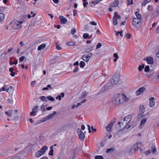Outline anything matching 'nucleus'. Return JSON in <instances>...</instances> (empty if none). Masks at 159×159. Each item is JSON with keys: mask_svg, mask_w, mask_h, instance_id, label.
Listing matches in <instances>:
<instances>
[{"mask_svg": "<svg viewBox=\"0 0 159 159\" xmlns=\"http://www.w3.org/2000/svg\"><path fill=\"white\" fill-rule=\"evenodd\" d=\"M128 99L124 94L118 93L115 94L112 98L111 102L113 104L118 105L128 101Z\"/></svg>", "mask_w": 159, "mask_h": 159, "instance_id": "obj_1", "label": "nucleus"}, {"mask_svg": "<svg viewBox=\"0 0 159 159\" xmlns=\"http://www.w3.org/2000/svg\"><path fill=\"white\" fill-rule=\"evenodd\" d=\"M118 125L119 127V129H116V130L118 131H119L122 130H124V131H125V130H127L130 128L132 129L133 128V126H131L130 125H128V126L126 125V124H123V121L121 122H118Z\"/></svg>", "mask_w": 159, "mask_h": 159, "instance_id": "obj_2", "label": "nucleus"}, {"mask_svg": "<svg viewBox=\"0 0 159 159\" xmlns=\"http://www.w3.org/2000/svg\"><path fill=\"white\" fill-rule=\"evenodd\" d=\"M141 20L137 19L136 18H133L132 21L133 26L136 28H140L141 25Z\"/></svg>", "mask_w": 159, "mask_h": 159, "instance_id": "obj_3", "label": "nucleus"}, {"mask_svg": "<svg viewBox=\"0 0 159 159\" xmlns=\"http://www.w3.org/2000/svg\"><path fill=\"white\" fill-rule=\"evenodd\" d=\"M120 79L119 75H114L110 80L111 83L113 84H116L119 81Z\"/></svg>", "mask_w": 159, "mask_h": 159, "instance_id": "obj_4", "label": "nucleus"}, {"mask_svg": "<svg viewBox=\"0 0 159 159\" xmlns=\"http://www.w3.org/2000/svg\"><path fill=\"white\" fill-rule=\"evenodd\" d=\"M132 116L130 115H128L125 117L123 120V124H126L127 126L130 124V122L132 119Z\"/></svg>", "mask_w": 159, "mask_h": 159, "instance_id": "obj_5", "label": "nucleus"}, {"mask_svg": "<svg viewBox=\"0 0 159 159\" xmlns=\"http://www.w3.org/2000/svg\"><path fill=\"white\" fill-rule=\"evenodd\" d=\"M77 133L80 139L82 141L84 140V139L85 135L80 128H78L77 129Z\"/></svg>", "mask_w": 159, "mask_h": 159, "instance_id": "obj_6", "label": "nucleus"}, {"mask_svg": "<svg viewBox=\"0 0 159 159\" xmlns=\"http://www.w3.org/2000/svg\"><path fill=\"white\" fill-rule=\"evenodd\" d=\"M57 112L56 111H54L53 113H52L50 114L49 115H48L46 117H45L44 119V120H43V122H44L48 120L53 117L54 115L56 114Z\"/></svg>", "mask_w": 159, "mask_h": 159, "instance_id": "obj_7", "label": "nucleus"}, {"mask_svg": "<svg viewBox=\"0 0 159 159\" xmlns=\"http://www.w3.org/2000/svg\"><path fill=\"white\" fill-rule=\"evenodd\" d=\"M23 22L22 21H19L15 23L13 25V27L14 29H18L21 26V24L23 23Z\"/></svg>", "mask_w": 159, "mask_h": 159, "instance_id": "obj_8", "label": "nucleus"}, {"mask_svg": "<svg viewBox=\"0 0 159 159\" xmlns=\"http://www.w3.org/2000/svg\"><path fill=\"white\" fill-rule=\"evenodd\" d=\"M156 152V149L155 146H152L151 149L145 152V155H148V154L152 153H154Z\"/></svg>", "mask_w": 159, "mask_h": 159, "instance_id": "obj_9", "label": "nucleus"}, {"mask_svg": "<svg viewBox=\"0 0 159 159\" xmlns=\"http://www.w3.org/2000/svg\"><path fill=\"white\" fill-rule=\"evenodd\" d=\"M144 61H146L149 64H153V59L152 57H149L144 58L143 59Z\"/></svg>", "mask_w": 159, "mask_h": 159, "instance_id": "obj_10", "label": "nucleus"}, {"mask_svg": "<svg viewBox=\"0 0 159 159\" xmlns=\"http://www.w3.org/2000/svg\"><path fill=\"white\" fill-rule=\"evenodd\" d=\"M144 87H141L138 89L136 92V94L137 96H138L142 94L145 90Z\"/></svg>", "mask_w": 159, "mask_h": 159, "instance_id": "obj_11", "label": "nucleus"}, {"mask_svg": "<svg viewBox=\"0 0 159 159\" xmlns=\"http://www.w3.org/2000/svg\"><path fill=\"white\" fill-rule=\"evenodd\" d=\"M59 19L61 21V23L62 24H65L67 22V19L61 16H59Z\"/></svg>", "mask_w": 159, "mask_h": 159, "instance_id": "obj_12", "label": "nucleus"}, {"mask_svg": "<svg viewBox=\"0 0 159 159\" xmlns=\"http://www.w3.org/2000/svg\"><path fill=\"white\" fill-rule=\"evenodd\" d=\"M111 88V87H109V84H106L104 87L101 89L102 91H104Z\"/></svg>", "mask_w": 159, "mask_h": 159, "instance_id": "obj_13", "label": "nucleus"}, {"mask_svg": "<svg viewBox=\"0 0 159 159\" xmlns=\"http://www.w3.org/2000/svg\"><path fill=\"white\" fill-rule=\"evenodd\" d=\"M139 112L141 114H143L145 111V108L143 105H141L140 106L139 108Z\"/></svg>", "mask_w": 159, "mask_h": 159, "instance_id": "obj_14", "label": "nucleus"}, {"mask_svg": "<svg viewBox=\"0 0 159 159\" xmlns=\"http://www.w3.org/2000/svg\"><path fill=\"white\" fill-rule=\"evenodd\" d=\"M136 147V145H133L132 148H131V149L130 150L129 152V154L130 155H132L135 152V150H136L135 149V148Z\"/></svg>", "mask_w": 159, "mask_h": 159, "instance_id": "obj_15", "label": "nucleus"}, {"mask_svg": "<svg viewBox=\"0 0 159 159\" xmlns=\"http://www.w3.org/2000/svg\"><path fill=\"white\" fill-rule=\"evenodd\" d=\"M48 147L46 146H44L42 148H41V149L39 150L42 152L43 154H44L47 150H48Z\"/></svg>", "mask_w": 159, "mask_h": 159, "instance_id": "obj_16", "label": "nucleus"}, {"mask_svg": "<svg viewBox=\"0 0 159 159\" xmlns=\"http://www.w3.org/2000/svg\"><path fill=\"white\" fill-rule=\"evenodd\" d=\"M75 43L74 41H69L66 43L67 45L69 46H73L75 45Z\"/></svg>", "mask_w": 159, "mask_h": 159, "instance_id": "obj_17", "label": "nucleus"}, {"mask_svg": "<svg viewBox=\"0 0 159 159\" xmlns=\"http://www.w3.org/2000/svg\"><path fill=\"white\" fill-rule=\"evenodd\" d=\"M92 36V35H91L89 37V34L87 33H84L83 35V37L84 39H90L91 38V37Z\"/></svg>", "mask_w": 159, "mask_h": 159, "instance_id": "obj_18", "label": "nucleus"}, {"mask_svg": "<svg viewBox=\"0 0 159 159\" xmlns=\"http://www.w3.org/2000/svg\"><path fill=\"white\" fill-rule=\"evenodd\" d=\"M46 45L45 44H42L39 46L38 48V50L39 51L41 50L44 49L46 47Z\"/></svg>", "mask_w": 159, "mask_h": 159, "instance_id": "obj_19", "label": "nucleus"}, {"mask_svg": "<svg viewBox=\"0 0 159 159\" xmlns=\"http://www.w3.org/2000/svg\"><path fill=\"white\" fill-rule=\"evenodd\" d=\"M135 14L136 15V19H138L140 20H142V16L138 12H135Z\"/></svg>", "mask_w": 159, "mask_h": 159, "instance_id": "obj_20", "label": "nucleus"}, {"mask_svg": "<svg viewBox=\"0 0 159 159\" xmlns=\"http://www.w3.org/2000/svg\"><path fill=\"white\" fill-rule=\"evenodd\" d=\"M12 110H10L8 111H6L5 113L8 116L10 117H11L12 116Z\"/></svg>", "mask_w": 159, "mask_h": 159, "instance_id": "obj_21", "label": "nucleus"}, {"mask_svg": "<svg viewBox=\"0 0 159 159\" xmlns=\"http://www.w3.org/2000/svg\"><path fill=\"white\" fill-rule=\"evenodd\" d=\"M119 3L118 0H115L114 2L112 4V6L113 7H116L118 5Z\"/></svg>", "mask_w": 159, "mask_h": 159, "instance_id": "obj_22", "label": "nucleus"}, {"mask_svg": "<svg viewBox=\"0 0 159 159\" xmlns=\"http://www.w3.org/2000/svg\"><path fill=\"white\" fill-rule=\"evenodd\" d=\"M43 154L42 152L40 151L39 150L37 152L36 154V157H39Z\"/></svg>", "mask_w": 159, "mask_h": 159, "instance_id": "obj_23", "label": "nucleus"}, {"mask_svg": "<svg viewBox=\"0 0 159 159\" xmlns=\"http://www.w3.org/2000/svg\"><path fill=\"white\" fill-rule=\"evenodd\" d=\"M112 126V125H111L110 124H109L106 127V129L108 131L110 132L111 130V128Z\"/></svg>", "mask_w": 159, "mask_h": 159, "instance_id": "obj_24", "label": "nucleus"}, {"mask_svg": "<svg viewBox=\"0 0 159 159\" xmlns=\"http://www.w3.org/2000/svg\"><path fill=\"white\" fill-rule=\"evenodd\" d=\"M115 148H110L107 149L106 150V152L107 153H109L113 152L115 150Z\"/></svg>", "mask_w": 159, "mask_h": 159, "instance_id": "obj_25", "label": "nucleus"}, {"mask_svg": "<svg viewBox=\"0 0 159 159\" xmlns=\"http://www.w3.org/2000/svg\"><path fill=\"white\" fill-rule=\"evenodd\" d=\"M102 0H93L91 2V3L93 4H98L99 2H101Z\"/></svg>", "mask_w": 159, "mask_h": 159, "instance_id": "obj_26", "label": "nucleus"}, {"mask_svg": "<svg viewBox=\"0 0 159 159\" xmlns=\"http://www.w3.org/2000/svg\"><path fill=\"white\" fill-rule=\"evenodd\" d=\"M82 59L86 62H88L89 59L88 58L87 56H86L85 55H83L82 57Z\"/></svg>", "mask_w": 159, "mask_h": 159, "instance_id": "obj_27", "label": "nucleus"}, {"mask_svg": "<svg viewBox=\"0 0 159 159\" xmlns=\"http://www.w3.org/2000/svg\"><path fill=\"white\" fill-rule=\"evenodd\" d=\"M6 85L4 86L2 88H1L0 89H1V91H4L8 92L9 91V89H6Z\"/></svg>", "mask_w": 159, "mask_h": 159, "instance_id": "obj_28", "label": "nucleus"}, {"mask_svg": "<svg viewBox=\"0 0 159 159\" xmlns=\"http://www.w3.org/2000/svg\"><path fill=\"white\" fill-rule=\"evenodd\" d=\"M147 119L146 118H143V119L141 121L140 125L142 126L147 121Z\"/></svg>", "mask_w": 159, "mask_h": 159, "instance_id": "obj_29", "label": "nucleus"}, {"mask_svg": "<svg viewBox=\"0 0 159 159\" xmlns=\"http://www.w3.org/2000/svg\"><path fill=\"white\" fill-rule=\"evenodd\" d=\"M113 23L114 25H116L117 24V18L116 17H113Z\"/></svg>", "mask_w": 159, "mask_h": 159, "instance_id": "obj_30", "label": "nucleus"}, {"mask_svg": "<svg viewBox=\"0 0 159 159\" xmlns=\"http://www.w3.org/2000/svg\"><path fill=\"white\" fill-rule=\"evenodd\" d=\"M85 65V63L84 61H81L80 63V67L81 68H83Z\"/></svg>", "mask_w": 159, "mask_h": 159, "instance_id": "obj_31", "label": "nucleus"}, {"mask_svg": "<svg viewBox=\"0 0 159 159\" xmlns=\"http://www.w3.org/2000/svg\"><path fill=\"white\" fill-rule=\"evenodd\" d=\"M5 16L2 13H0V22L2 21L4 18Z\"/></svg>", "mask_w": 159, "mask_h": 159, "instance_id": "obj_32", "label": "nucleus"}, {"mask_svg": "<svg viewBox=\"0 0 159 159\" xmlns=\"http://www.w3.org/2000/svg\"><path fill=\"white\" fill-rule=\"evenodd\" d=\"M88 93L86 92H84L82 93V95L81 97V98H85L87 95Z\"/></svg>", "mask_w": 159, "mask_h": 159, "instance_id": "obj_33", "label": "nucleus"}, {"mask_svg": "<svg viewBox=\"0 0 159 159\" xmlns=\"http://www.w3.org/2000/svg\"><path fill=\"white\" fill-rule=\"evenodd\" d=\"M47 98L49 100L51 101H54V98L51 96H48L47 97Z\"/></svg>", "mask_w": 159, "mask_h": 159, "instance_id": "obj_34", "label": "nucleus"}, {"mask_svg": "<svg viewBox=\"0 0 159 159\" xmlns=\"http://www.w3.org/2000/svg\"><path fill=\"white\" fill-rule=\"evenodd\" d=\"M39 98L43 102H47V100H46V98L45 96H42L39 97Z\"/></svg>", "mask_w": 159, "mask_h": 159, "instance_id": "obj_35", "label": "nucleus"}, {"mask_svg": "<svg viewBox=\"0 0 159 159\" xmlns=\"http://www.w3.org/2000/svg\"><path fill=\"white\" fill-rule=\"evenodd\" d=\"M144 65L143 64L142 65H140L138 67V70L139 71H142V70L144 68Z\"/></svg>", "mask_w": 159, "mask_h": 159, "instance_id": "obj_36", "label": "nucleus"}, {"mask_svg": "<svg viewBox=\"0 0 159 159\" xmlns=\"http://www.w3.org/2000/svg\"><path fill=\"white\" fill-rule=\"evenodd\" d=\"M149 105L150 107H153L155 104V102L154 101H150Z\"/></svg>", "mask_w": 159, "mask_h": 159, "instance_id": "obj_37", "label": "nucleus"}, {"mask_svg": "<svg viewBox=\"0 0 159 159\" xmlns=\"http://www.w3.org/2000/svg\"><path fill=\"white\" fill-rule=\"evenodd\" d=\"M150 70L149 66H145L144 68V71L145 72H149Z\"/></svg>", "mask_w": 159, "mask_h": 159, "instance_id": "obj_38", "label": "nucleus"}, {"mask_svg": "<svg viewBox=\"0 0 159 159\" xmlns=\"http://www.w3.org/2000/svg\"><path fill=\"white\" fill-rule=\"evenodd\" d=\"M38 109V106H34L33 107V108L32 109V111H36V112H37Z\"/></svg>", "mask_w": 159, "mask_h": 159, "instance_id": "obj_39", "label": "nucleus"}, {"mask_svg": "<svg viewBox=\"0 0 159 159\" xmlns=\"http://www.w3.org/2000/svg\"><path fill=\"white\" fill-rule=\"evenodd\" d=\"M134 145H136V147L137 146L138 147H138L139 149H140L141 148V143L140 142L136 143Z\"/></svg>", "mask_w": 159, "mask_h": 159, "instance_id": "obj_40", "label": "nucleus"}, {"mask_svg": "<svg viewBox=\"0 0 159 159\" xmlns=\"http://www.w3.org/2000/svg\"><path fill=\"white\" fill-rule=\"evenodd\" d=\"M95 159H103V157L102 156H96L95 157Z\"/></svg>", "mask_w": 159, "mask_h": 159, "instance_id": "obj_41", "label": "nucleus"}, {"mask_svg": "<svg viewBox=\"0 0 159 159\" xmlns=\"http://www.w3.org/2000/svg\"><path fill=\"white\" fill-rule=\"evenodd\" d=\"M48 154L50 156H52L53 155V150H50L48 153Z\"/></svg>", "mask_w": 159, "mask_h": 159, "instance_id": "obj_42", "label": "nucleus"}, {"mask_svg": "<svg viewBox=\"0 0 159 159\" xmlns=\"http://www.w3.org/2000/svg\"><path fill=\"white\" fill-rule=\"evenodd\" d=\"M41 109L42 111H45V106L44 105H41Z\"/></svg>", "mask_w": 159, "mask_h": 159, "instance_id": "obj_43", "label": "nucleus"}, {"mask_svg": "<svg viewBox=\"0 0 159 159\" xmlns=\"http://www.w3.org/2000/svg\"><path fill=\"white\" fill-rule=\"evenodd\" d=\"M25 57L24 56H22L20 57L19 58V62H20L22 61H23L25 59Z\"/></svg>", "mask_w": 159, "mask_h": 159, "instance_id": "obj_44", "label": "nucleus"}, {"mask_svg": "<svg viewBox=\"0 0 159 159\" xmlns=\"http://www.w3.org/2000/svg\"><path fill=\"white\" fill-rule=\"evenodd\" d=\"M126 37L127 39H130L131 37V34L129 33H127L126 34Z\"/></svg>", "mask_w": 159, "mask_h": 159, "instance_id": "obj_45", "label": "nucleus"}, {"mask_svg": "<svg viewBox=\"0 0 159 159\" xmlns=\"http://www.w3.org/2000/svg\"><path fill=\"white\" fill-rule=\"evenodd\" d=\"M7 101L8 103L9 104H12V100L11 99H10L9 98H8L7 99Z\"/></svg>", "mask_w": 159, "mask_h": 159, "instance_id": "obj_46", "label": "nucleus"}, {"mask_svg": "<svg viewBox=\"0 0 159 159\" xmlns=\"http://www.w3.org/2000/svg\"><path fill=\"white\" fill-rule=\"evenodd\" d=\"M102 46V44L101 43H98L96 47V49H98L100 48Z\"/></svg>", "mask_w": 159, "mask_h": 159, "instance_id": "obj_47", "label": "nucleus"}, {"mask_svg": "<svg viewBox=\"0 0 159 159\" xmlns=\"http://www.w3.org/2000/svg\"><path fill=\"white\" fill-rule=\"evenodd\" d=\"M153 7L152 5H148L147 9L148 11H152V10Z\"/></svg>", "mask_w": 159, "mask_h": 159, "instance_id": "obj_48", "label": "nucleus"}, {"mask_svg": "<svg viewBox=\"0 0 159 159\" xmlns=\"http://www.w3.org/2000/svg\"><path fill=\"white\" fill-rule=\"evenodd\" d=\"M76 32V29L75 28L71 30V33L73 35Z\"/></svg>", "mask_w": 159, "mask_h": 159, "instance_id": "obj_49", "label": "nucleus"}, {"mask_svg": "<svg viewBox=\"0 0 159 159\" xmlns=\"http://www.w3.org/2000/svg\"><path fill=\"white\" fill-rule=\"evenodd\" d=\"M89 23L91 25H97V23L95 22L94 21H91Z\"/></svg>", "mask_w": 159, "mask_h": 159, "instance_id": "obj_50", "label": "nucleus"}, {"mask_svg": "<svg viewBox=\"0 0 159 159\" xmlns=\"http://www.w3.org/2000/svg\"><path fill=\"white\" fill-rule=\"evenodd\" d=\"M156 12L158 15H159V4H158L157 6V7Z\"/></svg>", "mask_w": 159, "mask_h": 159, "instance_id": "obj_51", "label": "nucleus"}, {"mask_svg": "<svg viewBox=\"0 0 159 159\" xmlns=\"http://www.w3.org/2000/svg\"><path fill=\"white\" fill-rule=\"evenodd\" d=\"M36 83L35 81H33L31 83V86L32 87H34Z\"/></svg>", "mask_w": 159, "mask_h": 159, "instance_id": "obj_52", "label": "nucleus"}, {"mask_svg": "<svg viewBox=\"0 0 159 159\" xmlns=\"http://www.w3.org/2000/svg\"><path fill=\"white\" fill-rule=\"evenodd\" d=\"M115 120L116 119L115 118L112 120L111 121V122L110 123V124L111 125H112L113 126V124L115 122Z\"/></svg>", "mask_w": 159, "mask_h": 159, "instance_id": "obj_53", "label": "nucleus"}, {"mask_svg": "<svg viewBox=\"0 0 159 159\" xmlns=\"http://www.w3.org/2000/svg\"><path fill=\"white\" fill-rule=\"evenodd\" d=\"M93 54L91 53H90L88 54L87 55V57H88V58L89 59L92 56Z\"/></svg>", "mask_w": 159, "mask_h": 159, "instance_id": "obj_54", "label": "nucleus"}, {"mask_svg": "<svg viewBox=\"0 0 159 159\" xmlns=\"http://www.w3.org/2000/svg\"><path fill=\"white\" fill-rule=\"evenodd\" d=\"M148 2H147V1H146V0H145L142 3V5L143 6H145L146 5V4L148 3Z\"/></svg>", "mask_w": 159, "mask_h": 159, "instance_id": "obj_55", "label": "nucleus"}, {"mask_svg": "<svg viewBox=\"0 0 159 159\" xmlns=\"http://www.w3.org/2000/svg\"><path fill=\"white\" fill-rule=\"evenodd\" d=\"M148 2H147V1H146V0H145L142 3V5L143 6H145L146 5V4L148 3Z\"/></svg>", "mask_w": 159, "mask_h": 159, "instance_id": "obj_56", "label": "nucleus"}, {"mask_svg": "<svg viewBox=\"0 0 159 159\" xmlns=\"http://www.w3.org/2000/svg\"><path fill=\"white\" fill-rule=\"evenodd\" d=\"M113 56L114 57L116 58H119L117 54L116 53H115L114 54Z\"/></svg>", "mask_w": 159, "mask_h": 159, "instance_id": "obj_57", "label": "nucleus"}, {"mask_svg": "<svg viewBox=\"0 0 159 159\" xmlns=\"http://www.w3.org/2000/svg\"><path fill=\"white\" fill-rule=\"evenodd\" d=\"M79 68L78 67H76L74 70L73 72L74 73H76L78 71Z\"/></svg>", "mask_w": 159, "mask_h": 159, "instance_id": "obj_58", "label": "nucleus"}, {"mask_svg": "<svg viewBox=\"0 0 159 159\" xmlns=\"http://www.w3.org/2000/svg\"><path fill=\"white\" fill-rule=\"evenodd\" d=\"M87 126L88 127V130H89V133H90L91 132V129H90V126L89 125H87Z\"/></svg>", "mask_w": 159, "mask_h": 159, "instance_id": "obj_59", "label": "nucleus"}, {"mask_svg": "<svg viewBox=\"0 0 159 159\" xmlns=\"http://www.w3.org/2000/svg\"><path fill=\"white\" fill-rule=\"evenodd\" d=\"M56 99H58L59 100H61V96H60V95H58V96L56 98Z\"/></svg>", "mask_w": 159, "mask_h": 159, "instance_id": "obj_60", "label": "nucleus"}, {"mask_svg": "<svg viewBox=\"0 0 159 159\" xmlns=\"http://www.w3.org/2000/svg\"><path fill=\"white\" fill-rule=\"evenodd\" d=\"M10 75L11 76L13 77L15 75V73L13 72H11Z\"/></svg>", "mask_w": 159, "mask_h": 159, "instance_id": "obj_61", "label": "nucleus"}, {"mask_svg": "<svg viewBox=\"0 0 159 159\" xmlns=\"http://www.w3.org/2000/svg\"><path fill=\"white\" fill-rule=\"evenodd\" d=\"M52 108V107H49L46 108V110H51Z\"/></svg>", "mask_w": 159, "mask_h": 159, "instance_id": "obj_62", "label": "nucleus"}, {"mask_svg": "<svg viewBox=\"0 0 159 159\" xmlns=\"http://www.w3.org/2000/svg\"><path fill=\"white\" fill-rule=\"evenodd\" d=\"M56 48L57 50H61V48L59 45H57L56 46Z\"/></svg>", "mask_w": 159, "mask_h": 159, "instance_id": "obj_63", "label": "nucleus"}, {"mask_svg": "<svg viewBox=\"0 0 159 159\" xmlns=\"http://www.w3.org/2000/svg\"><path fill=\"white\" fill-rule=\"evenodd\" d=\"M81 128L83 130H84L85 129V126L84 125H82L81 126Z\"/></svg>", "mask_w": 159, "mask_h": 159, "instance_id": "obj_64", "label": "nucleus"}]
</instances>
